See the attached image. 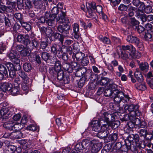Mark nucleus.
Masks as SVG:
<instances>
[{
	"label": "nucleus",
	"mask_w": 153,
	"mask_h": 153,
	"mask_svg": "<svg viewBox=\"0 0 153 153\" xmlns=\"http://www.w3.org/2000/svg\"><path fill=\"white\" fill-rule=\"evenodd\" d=\"M61 13L58 15L56 19V22L59 23H65L63 25H59L57 27V30L62 33L65 36H67L69 34L70 29V26L68 24L70 23V20L68 18H66V11L65 8L60 11Z\"/></svg>",
	"instance_id": "nucleus-1"
},
{
	"label": "nucleus",
	"mask_w": 153,
	"mask_h": 153,
	"mask_svg": "<svg viewBox=\"0 0 153 153\" xmlns=\"http://www.w3.org/2000/svg\"><path fill=\"white\" fill-rule=\"evenodd\" d=\"M116 116L114 112L106 111V128L115 129L118 127L120 123V121L116 120Z\"/></svg>",
	"instance_id": "nucleus-2"
},
{
	"label": "nucleus",
	"mask_w": 153,
	"mask_h": 153,
	"mask_svg": "<svg viewBox=\"0 0 153 153\" xmlns=\"http://www.w3.org/2000/svg\"><path fill=\"white\" fill-rule=\"evenodd\" d=\"M87 11L86 15L87 16L91 19H96L97 15L95 13L93 12V10L96 11L99 13L102 12V7L100 5H96L94 2H92L90 4L88 3L86 5Z\"/></svg>",
	"instance_id": "nucleus-3"
},
{
	"label": "nucleus",
	"mask_w": 153,
	"mask_h": 153,
	"mask_svg": "<svg viewBox=\"0 0 153 153\" xmlns=\"http://www.w3.org/2000/svg\"><path fill=\"white\" fill-rule=\"evenodd\" d=\"M118 86L115 84L112 79L106 77V97H111L115 94Z\"/></svg>",
	"instance_id": "nucleus-4"
},
{
	"label": "nucleus",
	"mask_w": 153,
	"mask_h": 153,
	"mask_svg": "<svg viewBox=\"0 0 153 153\" xmlns=\"http://www.w3.org/2000/svg\"><path fill=\"white\" fill-rule=\"evenodd\" d=\"M127 141L130 143L131 145H135L136 146L138 147L140 149L142 148L141 145L142 143L140 141L141 139L140 138V135L137 134H129L126 139Z\"/></svg>",
	"instance_id": "nucleus-5"
},
{
	"label": "nucleus",
	"mask_w": 153,
	"mask_h": 153,
	"mask_svg": "<svg viewBox=\"0 0 153 153\" xmlns=\"http://www.w3.org/2000/svg\"><path fill=\"white\" fill-rule=\"evenodd\" d=\"M139 134L141 139L140 142L142 144L143 143L150 142L153 140V136L151 132L148 131L146 129H140Z\"/></svg>",
	"instance_id": "nucleus-6"
},
{
	"label": "nucleus",
	"mask_w": 153,
	"mask_h": 153,
	"mask_svg": "<svg viewBox=\"0 0 153 153\" xmlns=\"http://www.w3.org/2000/svg\"><path fill=\"white\" fill-rule=\"evenodd\" d=\"M128 24L129 26L138 33L140 31H142L143 28L142 24L139 25L140 23L134 17L129 18Z\"/></svg>",
	"instance_id": "nucleus-7"
},
{
	"label": "nucleus",
	"mask_w": 153,
	"mask_h": 153,
	"mask_svg": "<svg viewBox=\"0 0 153 153\" xmlns=\"http://www.w3.org/2000/svg\"><path fill=\"white\" fill-rule=\"evenodd\" d=\"M112 130L113 129L111 128H106V143L109 142H113L114 143L117 138V134L113 133L110 134Z\"/></svg>",
	"instance_id": "nucleus-8"
},
{
	"label": "nucleus",
	"mask_w": 153,
	"mask_h": 153,
	"mask_svg": "<svg viewBox=\"0 0 153 153\" xmlns=\"http://www.w3.org/2000/svg\"><path fill=\"white\" fill-rule=\"evenodd\" d=\"M138 104L126 105L124 107V111L126 112L128 110L129 112H133L135 116L138 117L140 115L141 113Z\"/></svg>",
	"instance_id": "nucleus-9"
},
{
	"label": "nucleus",
	"mask_w": 153,
	"mask_h": 153,
	"mask_svg": "<svg viewBox=\"0 0 153 153\" xmlns=\"http://www.w3.org/2000/svg\"><path fill=\"white\" fill-rule=\"evenodd\" d=\"M14 112L13 109L12 108H3L0 110V117L6 119L11 117Z\"/></svg>",
	"instance_id": "nucleus-10"
},
{
	"label": "nucleus",
	"mask_w": 153,
	"mask_h": 153,
	"mask_svg": "<svg viewBox=\"0 0 153 153\" xmlns=\"http://www.w3.org/2000/svg\"><path fill=\"white\" fill-rule=\"evenodd\" d=\"M121 56L123 59L126 60L128 59H135L139 58L140 56L137 55L136 52L128 51H122Z\"/></svg>",
	"instance_id": "nucleus-11"
},
{
	"label": "nucleus",
	"mask_w": 153,
	"mask_h": 153,
	"mask_svg": "<svg viewBox=\"0 0 153 153\" xmlns=\"http://www.w3.org/2000/svg\"><path fill=\"white\" fill-rule=\"evenodd\" d=\"M39 44V41L35 39H33L31 41H30L29 37L28 42H27L26 46L30 50H32L34 48H37L38 47Z\"/></svg>",
	"instance_id": "nucleus-12"
},
{
	"label": "nucleus",
	"mask_w": 153,
	"mask_h": 153,
	"mask_svg": "<svg viewBox=\"0 0 153 153\" xmlns=\"http://www.w3.org/2000/svg\"><path fill=\"white\" fill-rule=\"evenodd\" d=\"M8 134V135H7L6 134H7V133H5L4 135V137H7L10 136L13 139H19L22 137L23 136L22 133L20 131H14Z\"/></svg>",
	"instance_id": "nucleus-13"
},
{
	"label": "nucleus",
	"mask_w": 153,
	"mask_h": 153,
	"mask_svg": "<svg viewBox=\"0 0 153 153\" xmlns=\"http://www.w3.org/2000/svg\"><path fill=\"white\" fill-rule=\"evenodd\" d=\"M57 79L59 80H63L64 84L68 83L70 79L68 76H65L64 72L62 70H59L57 74Z\"/></svg>",
	"instance_id": "nucleus-14"
},
{
	"label": "nucleus",
	"mask_w": 153,
	"mask_h": 153,
	"mask_svg": "<svg viewBox=\"0 0 153 153\" xmlns=\"http://www.w3.org/2000/svg\"><path fill=\"white\" fill-rule=\"evenodd\" d=\"M19 125V124H14L12 121H10L4 123V127L7 129L10 130H16L17 126Z\"/></svg>",
	"instance_id": "nucleus-15"
},
{
	"label": "nucleus",
	"mask_w": 153,
	"mask_h": 153,
	"mask_svg": "<svg viewBox=\"0 0 153 153\" xmlns=\"http://www.w3.org/2000/svg\"><path fill=\"white\" fill-rule=\"evenodd\" d=\"M142 26L143 28V30L142 29V31H140L139 32V33H143L146 30L147 32H149L151 33L153 32V26L150 23H147L145 24H143V23H141Z\"/></svg>",
	"instance_id": "nucleus-16"
},
{
	"label": "nucleus",
	"mask_w": 153,
	"mask_h": 153,
	"mask_svg": "<svg viewBox=\"0 0 153 153\" xmlns=\"http://www.w3.org/2000/svg\"><path fill=\"white\" fill-rule=\"evenodd\" d=\"M29 36L28 34L23 35L21 34H18L17 37V41L19 42L23 43L26 46L28 42Z\"/></svg>",
	"instance_id": "nucleus-17"
},
{
	"label": "nucleus",
	"mask_w": 153,
	"mask_h": 153,
	"mask_svg": "<svg viewBox=\"0 0 153 153\" xmlns=\"http://www.w3.org/2000/svg\"><path fill=\"white\" fill-rule=\"evenodd\" d=\"M132 3L133 5L137 8V10L140 11H143V8L145 6L144 2L140 1V0H133Z\"/></svg>",
	"instance_id": "nucleus-18"
},
{
	"label": "nucleus",
	"mask_w": 153,
	"mask_h": 153,
	"mask_svg": "<svg viewBox=\"0 0 153 153\" xmlns=\"http://www.w3.org/2000/svg\"><path fill=\"white\" fill-rule=\"evenodd\" d=\"M140 39L137 36L129 34L127 35L126 38V41L129 43L135 45L138 42Z\"/></svg>",
	"instance_id": "nucleus-19"
},
{
	"label": "nucleus",
	"mask_w": 153,
	"mask_h": 153,
	"mask_svg": "<svg viewBox=\"0 0 153 153\" xmlns=\"http://www.w3.org/2000/svg\"><path fill=\"white\" fill-rule=\"evenodd\" d=\"M91 126L93 130L96 132L99 131L101 128L100 122L98 120L93 121L91 122Z\"/></svg>",
	"instance_id": "nucleus-20"
},
{
	"label": "nucleus",
	"mask_w": 153,
	"mask_h": 153,
	"mask_svg": "<svg viewBox=\"0 0 153 153\" xmlns=\"http://www.w3.org/2000/svg\"><path fill=\"white\" fill-rule=\"evenodd\" d=\"M106 109L111 112L115 111L117 110L119 107L117 106V105L114 102H110L108 103H106Z\"/></svg>",
	"instance_id": "nucleus-21"
},
{
	"label": "nucleus",
	"mask_w": 153,
	"mask_h": 153,
	"mask_svg": "<svg viewBox=\"0 0 153 153\" xmlns=\"http://www.w3.org/2000/svg\"><path fill=\"white\" fill-rule=\"evenodd\" d=\"M134 74L135 77L139 82L141 83L143 82L144 80L143 76L139 69H136Z\"/></svg>",
	"instance_id": "nucleus-22"
},
{
	"label": "nucleus",
	"mask_w": 153,
	"mask_h": 153,
	"mask_svg": "<svg viewBox=\"0 0 153 153\" xmlns=\"http://www.w3.org/2000/svg\"><path fill=\"white\" fill-rule=\"evenodd\" d=\"M124 144L123 142H122L123 144L122 146L121 151L123 152H127L128 150L131 149V145L130 143L127 142L126 139L124 140Z\"/></svg>",
	"instance_id": "nucleus-23"
},
{
	"label": "nucleus",
	"mask_w": 153,
	"mask_h": 153,
	"mask_svg": "<svg viewBox=\"0 0 153 153\" xmlns=\"http://www.w3.org/2000/svg\"><path fill=\"white\" fill-rule=\"evenodd\" d=\"M102 147L101 143H97L93 144L91 147V151L92 153H97Z\"/></svg>",
	"instance_id": "nucleus-24"
},
{
	"label": "nucleus",
	"mask_w": 153,
	"mask_h": 153,
	"mask_svg": "<svg viewBox=\"0 0 153 153\" xmlns=\"http://www.w3.org/2000/svg\"><path fill=\"white\" fill-rule=\"evenodd\" d=\"M73 35L74 38L77 39H78L80 35L79 32V26L76 24H74L73 26Z\"/></svg>",
	"instance_id": "nucleus-25"
},
{
	"label": "nucleus",
	"mask_w": 153,
	"mask_h": 153,
	"mask_svg": "<svg viewBox=\"0 0 153 153\" xmlns=\"http://www.w3.org/2000/svg\"><path fill=\"white\" fill-rule=\"evenodd\" d=\"M7 150L10 153H20L21 151V148H17L14 146L10 145L7 147Z\"/></svg>",
	"instance_id": "nucleus-26"
},
{
	"label": "nucleus",
	"mask_w": 153,
	"mask_h": 153,
	"mask_svg": "<svg viewBox=\"0 0 153 153\" xmlns=\"http://www.w3.org/2000/svg\"><path fill=\"white\" fill-rule=\"evenodd\" d=\"M140 70L142 71L147 72L149 70V65L147 62H142L139 64Z\"/></svg>",
	"instance_id": "nucleus-27"
},
{
	"label": "nucleus",
	"mask_w": 153,
	"mask_h": 153,
	"mask_svg": "<svg viewBox=\"0 0 153 153\" xmlns=\"http://www.w3.org/2000/svg\"><path fill=\"white\" fill-rule=\"evenodd\" d=\"M137 10V8L132 6L131 4L126 11L128 17H132L134 14L135 12Z\"/></svg>",
	"instance_id": "nucleus-28"
},
{
	"label": "nucleus",
	"mask_w": 153,
	"mask_h": 153,
	"mask_svg": "<svg viewBox=\"0 0 153 153\" xmlns=\"http://www.w3.org/2000/svg\"><path fill=\"white\" fill-rule=\"evenodd\" d=\"M135 87L137 89L142 91H145L147 89V86L145 83L143 82L135 84Z\"/></svg>",
	"instance_id": "nucleus-29"
},
{
	"label": "nucleus",
	"mask_w": 153,
	"mask_h": 153,
	"mask_svg": "<svg viewBox=\"0 0 153 153\" xmlns=\"http://www.w3.org/2000/svg\"><path fill=\"white\" fill-rule=\"evenodd\" d=\"M18 75L22 78L24 83L27 84L28 82L29 78L24 72L22 71H19L18 73Z\"/></svg>",
	"instance_id": "nucleus-30"
},
{
	"label": "nucleus",
	"mask_w": 153,
	"mask_h": 153,
	"mask_svg": "<svg viewBox=\"0 0 153 153\" xmlns=\"http://www.w3.org/2000/svg\"><path fill=\"white\" fill-rule=\"evenodd\" d=\"M122 48L124 51L136 52L135 48L132 45H131L130 46L129 45H123L122 46Z\"/></svg>",
	"instance_id": "nucleus-31"
},
{
	"label": "nucleus",
	"mask_w": 153,
	"mask_h": 153,
	"mask_svg": "<svg viewBox=\"0 0 153 153\" xmlns=\"http://www.w3.org/2000/svg\"><path fill=\"white\" fill-rule=\"evenodd\" d=\"M122 98L119 97L116 94L111 97V99L114 100V102L116 104L118 107L120 106V103L122 100Z\"/></svg>",
	"instance_id": "nucleus-32"
},
{
	"label": "nucleus",
	"mask_w": 153,
	"mask_h": 153,
	"mask_svg": "<svg viewBox=\"0 0 153 153\" xmlns=\"http://www.w3.org/2000/svg\"><path fill=\"white\" fill-rule=\"evenodd\" d=\"M55 17L51 16L46 20V23L48 25L52 26L54 25V20Z\"/></svg>",
	"instance_id": "nucleus-33"
},
{
	"label": "nucleus",
	"mask_w": 153,
	"mask_h": 153,
	"mask_svg": "<svg viewBox=\"0 0 153 153\" xmlns=\"http://www.w3.org/2000/svg\"><path fill=\"white\" fill-rule=\"evenodd\" d=\"M131 116H130L128 114H126L125 113L123 116H120L119 120L122 122L127 121H128V120H130V117Z\"/></svg>",
	"instance_id": "nucleus-34"
},
{
	"label": "nucleus",
	"mask_w": 153,
	"mask_h": 153,
	"mask_svg": "<svg viewBox=\"0 0 153 153\" xmlns=\"http://www.w3.org/2000/svg\"><path fill=\"white\" fill-rule=\"evenodd\" d=\"M31 50H30L29 49L27 48V47L26 46V47H25L23 50L22 51H21L20 53L21 55L22 56L25 57L28 56L30 55Z\"/></svg>",
	"instance_id": "nucleus-35"
},
{
	"label": "nucleus",
	"mask_w": 153,
	"mask_h": 153,
	"mask_svg": "<svg viewBox=\"0 0 153 153\" xmlns=\"http://www.w3.org/2000/svg\"><path fill=\"white\" fill-rule=\"evenodd\" d=\"M24 70L27 72L30 71L32 69V66L31 64L29 62H25L23 65Z\"/></svg>",
	"instance_id": "nucleus-36"
},
{
	"label": "nucleus",
	"mask_w": 153,
	"mask_h": 153,
	"mask_svg": "<svg viewBox=\"0 0 153 153\" xmlns=\"http://www.w3.org/2000/svg\"><path fill=\"white\" fill-rule=\"evenodd\" d=\"M11 94L13 95H15L19 94L20 91V88L19 86L18 85H15V86L12 88L11 89Z\"/></svg>",
	"instance_id": "nucleus-37"
},
{
	"label": "nucleus",
	"mask_w": 153,
	"mask_h": 153,
	"mask_svg": "<svg viewBox=\"0 0 153 153\" xmlns=\"http://www.w3.org/2000/svg\"><path fill=\"white\" fill-rule=\"evenodd\" d=\"M130 4H121L118 7V10L121 11H127Z\"/></svg>",
	"instance_id": "nucleus-38"
},
{
	"label": "nucleus",
	"mask_w": 153,
	"mask_h": 153,
	"mask_svg": "<svg viewBox=\"0 0 153 153\" xmlns=\"http://www.w3.org/2000/svg\"><path fill=\"white\" fill-rule=\"evenodd\" d=\"M131 120L133 121L135 126L140 125L141 120L139 118L136 117L132 116L130 117Z\"/></svg>",
	"instance_id": "nucleus-39"
},
{
	"label": "nucleus",
	"mask_w": 153,
	"mask_h": 153,
	"mask_svg": "<svg viewBox=\"0 0 153 153\" xmlns=\"http://www.w3.org/2000/svg\"><path fill=\"white\" fill-rule=\"evenodd\" d=\"M60 45L56 44H53L51 47V51L53 55L56 54V52L58 49V47L59 48Z\"/></svg>",
	"instance_id": "nucleus-40"
},
{
	"label": "nucleus",
	"mask_w": 153,
	"mask_h": 153,
	"mask_svg": "<svg viewBox=\"0 0 153 153\" xmlns=\"http://www.w3.org/2000/svg\"><path fill=\"white\" fill-rule=\"evenodd\" d=\"M41 57L43 59L46 61L50 59L51 56L49 53L47 52H43L41 54Z\"/></svg>",
	"instance_id": "nucleus-41"
},
{
	"label": "nucleus",
	"mask_w": 153,
	"mask_h": 153,
	"mask_svg": "<svg viewBox=\"0 0 153 153\" xmlns=\"http://www.w3.org/2000/svg\"><path fill=\"white\" fill-rule=\"evenodd\" d=\"M20 23L22 26L27 31H29L31 30V26L28 23L23 21L21 22Z\"/></svg>",
	"instance_id": "nucleus-42"
},
{
	"label": "nucleus",
	"mask_w": 153,
	"mask_h": 153,
	"mask_svg": "<svg viewBox=\"0 0 153 153\" xmlns=\"http://www.w3.org/2000/svg\"><path fill=\"white\" fill-rule=\"evenodd\" d=\"M144 9L143 10L144 11L145 13L147 14H149L150 13H152V7H151L150 3L147 6H145V7L143 8Z\"/></svg>",
	"instance_id": "nucleus-43"
},
{
	"label": "nucleus",
	"mask_w": 153,
	"mask_h": 153,
	"mask_svg": "<svg viewBox=\"0 0 153 153\" xmlns=\"http://www.w3.org/2000/svg\"><path fill=\"white\" fill-rule=\"evenodd\" d=\"M0 73L5 76L8 75L6 67L1 64H0Z\"/></svg>",
	"instance_id": "nucleus-44"
},
{
	"label": "nucleus",
	"mask_w": 153,
	"mask_h": 153,
	"mask_svg": "<svg viewBox=\"0 0 153 153\" xmlns=\"http://www.w3.org/2000/svg\"><path fill=\"white\" fill-rule=\"evenodd\" d=\"M43 4V2L42 0H36L34 2V5L37 8H42Z\"/></svg>",
	"instance_id": "nucleus-45"
},
{
	"label": "nucleus",
	"mask_w": 153,
	"mask_h": 153,
	"mask_svg": "<svg viewBox=\"0 0 153 153\" xmlns=\"http://www.w3.org/2000/svg\"><path fill=\"white\" fill-rule=\"evenodd\" d=\"M85 54L81 52L76 53L75 55V57L76 60L78 61L81 60L84 57Z\"/></svg>",
	"instance_id": "nucleus-46"
},
{
	"label": "nucleus",
	"mask_w": 153,
	"mask_h": 153,
	"mask_svg": "<svg viewBox=\"0 0 153 153\" xmlns=\"http://www.w3.org/2000/svg\"><path fill=\"white\" fill-rule=\"evenodd\" d=\"M63 66L64 69L68 72L71 73L72 72V69L71 68V65L70 64L65 63Z\"/></svg>",
	"instance_id": "nucleus-47"
},
{
	"label": "nucleus",
	"mask_w": 153,
	"mask_h": 153,
	"mask_svg": "<svg viewBox=\"0 0 153 153\" xmlns=\"http://www.w3.org/2000/svg\"><path fill=\"white\" fill-rule=\"evenodd\" d=\"M83 148L84 146L82 145V143H81V142H80L76 145L74 149L82 153Z\"/></svg>",
	"instance_id": "nucleus-48"
},
{
	"label": "nucleus",
	"mask_w": 153,
	"mask_h": 153,
	"mask_svg": "<svg viewBox=\"0 0 153 153\" xmlns=\"http://www.w3.org/2000/svg\"><path fill=\"white\" fill-rule=\"evenodd\" d=\"M71 68L72 69V71L73 70L76 71H79V65H78L76 62H74L71 63Z\"/></svg>",
	"instance_id": "nucleus-49"
},
{
	"label": "nucleus",
	"mask_w": 153,
	"mask_h": 153,
	"mask_svg": "<svg viewBox=\"0 0 153 153\" xmlns=\"http://www.w3.org/2000/svg\"><path fill=\"white\" fill-rule=\"evenodd\" d=\"M152 38V35L151 33L149 32H145L144 36V39L145 41H148L151 40Z\"/></svg>",
	"instance_id": "nucleus-50"
},
{
	"label": "nucleus",
	"mask_w": 153,
	"mask_h": 153,
	"mask_svg": "<svg viewBox=\"0 0 153 153\" xmlns=\"http://www.w3.org/2000/svg\"><path fill=\"white\" fill-rule=\"evenodd\" d=\"M129 120V121L126 124V127L129 129L134 128L135 126L133 121L131 120Z\"/></svg>",
	"instance_id": "nucleus-51"
},
{
	"label": "nucleus",
	"mask_w": 153,
	"mask_h": 153,
	"mask_svg": "<svg viewBox=\"0 0 153 153\" xmlns=\"http://www.w3.org/2000/svg\"><path fill=\"white\" fill-rule=\"evenodd\" d=\"M7 56L11 61L17 56V54L16 53L12 51V52H11L9 53H8L7 54Z\"/></svg>",
	"instance_id": "nucleus-52"
},
{
	"label": "nucleus",
	"mask_w": 153,
	"mask_h": 153,
	"mask_svg": "<svg viewBox=\"0 0 153 153\" xmlns=\"http://www.w3.org/2000/svg\"><path fill=\"white\" fill-rule=\"evenodd\" d=\"M110 1L111 4L113 7H115L119 4L121 1V0H108Z\"/></svg>",
	"instance_id": "nucleus-53"
},
{
	"label": "nucleus",
	"mask_w": 153,
	"mask_h": 153,
	"mask_svg": "<svg viewBox=\"0 0 153 153\" xmlns=\"http://www.w3.org/2000/svg\"><path fill=\"white\" fill-rule=\"evenodd\" d=\"M112 41L114 44H120L121 40L118 37L113 36L111 37Z\"/></svg>",
	"instance_id": "nucleus-54"
},
{
	"label": "nucleus",
	"mask_w": 153,
	"mask_h": 153,
	"mask_svg": "<svg viewBox=\"0 0 153 153\" xmlns=\"http://www.w3.org/2000/svg\"><path fill=\"white\" fill-rule=\"evenodd\" d=\"M122 146V142H117L113 146L114 150H115L116 151L119 150H121Z\"/></svg>",
	"instance_id": "nucleus-55"
},
{
	"label": "nucleus",
	"mask_w": 153,
	"mask_h": 153,
	"mask_svg": "<svg viewBox=\"0 0 153 153\" xmlns=\"http://www.w3.org/2000/svg\"><path fill=\"white\" fill-rule=\"evenodd\" d=\"M14 17L18 21L20 22H22V21L23 17L22 14L20 13H16L14 14Z\"/></svg>",
	"instance_id": "nucleus-56"
},
{
	"label": "nucleus",
	"mask_w": 153,
	"mask_h": 153,
	"mask_svg": "<svg viewBox=\"0 0 153 153\" xmlns=\"http://www.w3.org/2000/svg\"><path fill=\"white\" fill-rule=\"evenodd\" d=\"M140 51H143L144 50V47L143 44L142 42L140 41L139 40L138 42H137V43L135 44L134 45Z\"/></svg>",
	"instance_id": "nucleus-57"
},
{
	"label": "nucleus",
	"mask_w": 153,
	"mask_h": 153,
	"mask_svg": "<svg viewBox=\"0 0 153 153\" xmlns=\"http://www.w3.org/2000/svg\"><path fill=\"white\" fill-rule=\"evenodd\" d=\"M63 53L62 48L61 46H59V48L56 52V54H54V55H56L57 57L60 58V57H61Z\"/></svg>",
	"instance_id": "nucleus-58"
},
{
	"label": "nucleus",
	"mask_w": 153,
	"mask_h": 153,
	"mask_svg": "<svg viewBox=\"0 0 153 153\" xmlns=\"http://www.w3.org/2000/svg\"><path fill=\"white\" fill-rule=\"evenodd\" d=\"M37 128V126L34 124L30 125L27 128V130L33 131L36 130Z\"/></svg>",
	"instance_id": "nucleus-59"
},
{
	"label": "nucleus",
	"mask_w": 153,
	"mask_h": 153,
	"mask_svg": "<svg viewBox=\"0 0 153 153\" xmlns=\"http://www.w3.org/2000/svg\"><path fill=\"white\" fill-rule=\"evenodd\" d=\"M82 65L83 66L87 65L89 63L88 59L86 57H84L81 60Z\"/></svg>",
	"instance_id": "nucleus-60"
},
{
	"label": "nucleus",
	"mask_w": 153,
	"mask_h": 153,
	"mask_svg": "<svg viewBox=\"0 0 153 153\" xmlns=\"http://www.w3.org/2000/svg\"><path fill=\"white\" fill-rule=\"evenodd\" d=\"M111 42L110 39L107 37H106V48L107 49L108 47L111 48V50L112 47L111 45Z\"/></svg>",
	"instance_id": "nucleus-61"
},
{
	"label": "nucleus",
	"mask_w": 153,
	"mask_h": 153,
	"mask_svg": "<svg viewBox=\"0 0 153 153\" xmlns=\"http://www.w3.org/2000/svg\"><path fill=\"white\" fill-rule=\"evenodd\" d=\"M81 143H82V145L84 146H84L87 147L90 146L91 141L87 139H84Z\"/></svg>",
	"instance_id": "nucleus-62"
},
{
	"label": "nucleus",
	"mask_w": 153,
	"mask_h": 153,
	"mask_svg": "<svg viewBox=\"0 0 153 153\" xmlns=\"http://www.w3.org/2000/svg\"><path fill=\"white\" fill-rule=\"evenodd\" d=\"M53 32L51 27H47L45 34L48 36H51Z\"/></svg>",
	"instance_id": "nucleus-63"
},
{
	"label": "nucleus",
	"mask_w": 153,
	"mask_h": 153,
	"mask_svg": "<svg viewBox=\"0 0 153 153\" xmlns=\"http://www.w3.org/2000/svg\"><path fill=\"white\" fill-rule=\"evenodd\" d=\"M51 13L53 16L55 17V15L57 14L59 12L58 8L57 7H54L51 10Z\"/></svg>",
	"instance_id": "nucleus-64"
}]
</instances>
